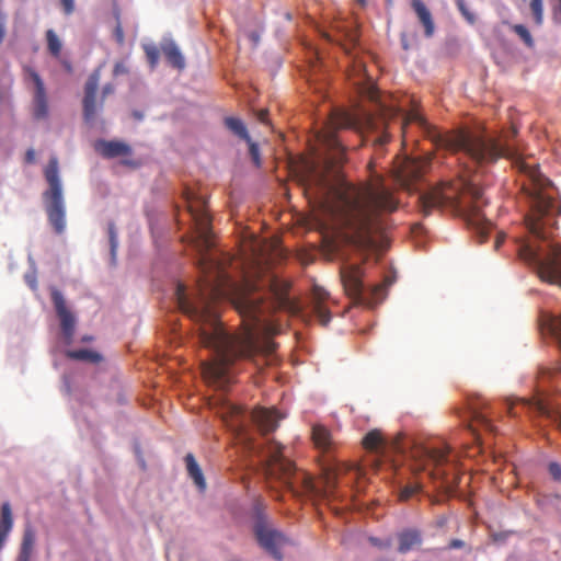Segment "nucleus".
Returning a JSON list of instances; mask_svg holds the SVG:
<instances>
[{
  "mask_svg": "<svg viewBox=\"0 0 561 561\" xmlns=\"http://www.w3.org/2000/svg\"><path fill=\"white\" fill-rule=\"evenodd\" d=\"M94 149L103 158L114 159L118 157H127L133 153L131 147L121 140H104L95 141Z\"/></svg>",
  "mask_w": 561,
  "mask_h": 561,
  "instance_id": "obj_18",
  "label": "nucleus"
},
{
  "mask_svg": "<svg viewBox=\"0 0 561 561\" xmlns=\"http://www.w3.org/2000/svg\"><path fill=\"white\" fill-rule=\"evenodd\" d=\"M398 551L407 553L422 543V533L415 528H408L398 534Z\"/></svg>",
  "mask_w": 561,
  "mask_h": 561,
  "instance_id": "obj_21",
  "label": "nucleus"
},
{
  "mask_svg": "<svg viewBox=\"0 0 561 561\" xmlns=\"http://www.w3.org/2000/svg\"><path fill=\"white\" fill-rule=\"evenodd\" d=\"M289 284L285 280H278L275 278L271 280V289L275 297L277 307L296 314L300 309L298 304L289 297Z\"/></svg>",
  "mask_w": 561,
  "mask_h": 561,
  "instance_id": "obj_17",
  "label": "nucleus"
},
{
  "mask_svg": "<svg viewBox=\"0 0 561 561\" xmlns=\"http://www.w3.org/2000/svg\"><path fill=\"white\" fill-rule=\"evenodd\" d=\"M549 473L553 477L554 480L561 481V465L551 462L549 465Z\"/></svg>",
  "mask_w": 561,
  "mask_h": 561,
  "instance_id": "obj_39",
  "label": "nucleus"
},
{
  "mask_svg": "<svg viewBox=\"0 0 561 561\" xmlns=\"http://www.w3.org/2000/svg\"><path fill=\"white\" fill-rule=\"evenodd\" d=\"M411 7L413 8L420 23L424 27L426 37H432L435 32V23L431 11L426 8L422 0H412Z\"/></svg>",
  "mask_w": 561,
  "mask_h": 561,
  "instance_id": "obj_20",
  "label": "nucleus"
},
{
  "mask_svg": "<svg viewBox=\"0 0 561 561\" xmlns=\"http://www.w3.org/2000/svg\"><path fill=\"white\" fill-rule=\"evenodd\" d=\"M404 49H408V43L403 44Z\"/></svg>",
  "mask_w": 561,
  "mask_h": 561,
  "instance_id": "obj_55",
  "label": "nucleus"
},
{
  "mask_svg": "<svg viewBox=\"0 0 561 561\" xmlns=\"http://www.w3.org/2000/svg\"><path fill=\"white\" fill-rule=\"evenodd\" d=\"M123 163L126 164V165H133V167L136 165V163L134 161H131V160H124Z\"/></svg>",
  "mask_w": 561,
  "mask_h": 561,
  "instance_id": "obj_51",
  "label": "nucleus"
},
{
  "mask_svg": "<svg viewBox=\"0 0 561 561\" xmlns=\"http://www.w3.org/2000/svg\"><path fill=\"white\" fill-rule=\"evenodd\" d=\"M513 32H515L527 47L534 46V39L528 28L523 24L511 25Z\"/></svg>",
  "mask_w": 561,
  "mask_h": 561,
  "instance_id": "obj_31",
  "label": "nucleus"
},
{
  "mask_svg": "<svg viewBox=\"0 0 561 561\" xmlns=\"http://www.w3.org/2000/svg\"><path fill=\"white\" fill-rule=\"evenodd\" d=\"M51 300L60 320L61 333L66 344H71L75 335L76 318L68 309L64 295L56 288L51 289Z\"/></svg>",
  "mask_w": 561,
  "mask_h": 561,
  "instance_id": "obj_15",
  "label": "nucleus"
},
{
  "mask_svg": "<svg viewBox=\"0 0 561 561\" xmlns=\"http://www.w3.org/2000/svg\"><path fill=\"white\" fill-rule=\"evenodd\" d=\"M162 53L165 56L168 62L179 69L182 70L185 67V60L182 56L179 47L175 45L174 42L169 41L161 46Z\"/></svg>",
  "mask_w": 561,
  "mask_h": 561,
  "instance_id": "obj_23",
  "label": "nucleus"
},
{
  "mask_svg": "<svg viewBox=\"0 0 561 561\" xmlns=\"http://www.w3.org/2000/svg\"><path fill=\"white\" fill-rule=\"evenodd\" d=\"M421 490H422L421 483L416 482V483L408 484L400 490L399 500L403 501V502L408 501L413 495L417 494Z\"/></svg>",
  "mask_w": 561,
  "mask_h": 561,
  "instance_id": "obj_32",
  "label": "nucleus"
},
{
  "mask_svg": "<svg viewBox=\"0 0 561 561\" xmlns=\"http://www.w3.org/2000/svg\"><path fill=\"white\" fill-rule=\"evenodd\" d=\"M127 71H128V69L123 62H116L114 66L113 73H114V76H119V75L127 73Z\"/></svg>",
  "mask_w": 561,
  "mask_h": 561,
  "instance_id": "obj_44",
  "label": "nucleus"
},
{
  "mask_svg": "<svg viewBox=\"0 0 561 561\" xmlns=\"http://www.w3.org/2000/svg\"><path fill=\"white\" fill-rule=\"evenodd\" d=\"M485 407L483 405L481 409L473 408L472 409V424L470 425L472 431L476 432L478 427L485 430L486 432L493 433L495 427L492 423V420L489 415L483 411Z\"/></svg>",
  "mask_w": 561,
  "mask_h": 561,
  "instance_id": "obj_25",
  "label": "nucleus"
},
{
  "mask_svg": "<svg viewBox=\"0 0 561 561\" xmlns=\"http://www.w3.org/2000/svg\"><path fill=\"white\" fill-rule=\"evenodd\" d=\"M329 293L319 287L314 286L312 290L313 298V313L318 318L321 325L327 327L331 321V313L329 309L324 306V301L328 299Z\"/></svg>",
  "mask_w": 561,
  "mask_h": 561,
  "instance_id": "obj_19",
  "label": "nucleus"
},
{
  "mask_svg": "<svg viewBox=\"0 0 561 561\" xmlns=\"http://www.w3.org/2000/svg\"><path fill=\"white\" fill-rule=\"evenodd\" d=\"M25 280L27 283V285L33 289L35 290L37 288V282H36V276L35 274H27L25 275Z\"/></svg>",
  "mask_w": 561,
  "mask_h": 561,
  "instance_id": "obj_45",
  "label": "nucleus"
},
{
  "mask_svg": "<svg viewBox=\"0 0 561 561\" xmlns=\"http://www.w3.org/2000/svg\"><path fill=\"white\" fill-rule=\"evenodd\" d=\"M81 341L84 342V343L91 342V341H93V336L84 335V336L81 337Z\"/></svg>",
  "mask_w": 561,
  "mask_h": 561,
  "instance_id": "obj_50",
  "label": "nucleus"
},
{
  "mask_svg": "<svg viewBox=\"0 0 561 561\" xmlns=\"http://www.w3.org/2000/svg\"><path fill=\"white\" fill-rule=\"evenodd\" d=\"M107 232H108V239H110V245H111V254H112V259L114 261L115 254H116V249L118 245L117 233H116L114 224H112V222L108 224Z\"/></svg>",
  "mask_w": 561,
  "mask_h": 561,
  "instance_id": "obj_35",
  "label": "nucleus"
},
{
  "mask_svg": "<svg viewBox=\"0 0 561 561\" xmlns=\"http://www.w3.org/2000/svg\"><path fill=\"white\" fill-rule=\"evenodd\" d=\"M66 356L70 359L87 362L91 364H98L103 359L99 352L87 348L67 351Z\"/></svg>",
  "mask_w": 561,
  "mask_h": 561,
  "instance_id": "obj_26",
  "label": "nucleus"
},
{
  "mask_svg": "<svg viewBox=\"0 0 561 561\" xmlns=\"http://www.w3.org/2000/svg\"><path fill=\"white\" fill-rule=\"evenodd\" d=\"M250 417L264 435L273 432L278 426V422L283 419L275 409L265 408L254 409Z\"/></svg>",
  "mask_w": 561,
  "mask_h": 561,
  "instance_id": "obj_16",
  "label": "nucleus"
},
{
  "mask_svg": "<svg viewBox=\"0 0 561 561\" xmlns=\"http://www.w3.org/2000/svg\"><path fill=\"white\" fill-rule=\"evenodd\" d=\"M433 141L446 150L461 154L472 167L483 165L496 161L500 157L512 159L513 165L527 178L523 190L530 202V214L525 218L527 229L538 239H547L546 226L552 227L554 217L561 213L557 201V190L545 178L536 162H530L516 153L510 146L503 145L485 134L459 129L446 134L430 131Z\"/></svg>",
  "mask_w": 561,
  "mask_h": 561,
  "instance_id": "obj_3",
  "label": "nucleus"
},
{
  "mask_svg": "<svg viewBox=\"0 0 561 561\" xmlns=\"http://www.w3.org/2000/svg\"><path fill=\"white\" fill-rule=\"evenodd\" d=\"M427 162L417 159H405L396 170L397 182L405 190H416L415 185L422 179Z\"/></svg>",
  "mask_w": 561,
  "mask_h": 561,
  "instance_id": "obj_14",
  "label": "nucleus"
},
{
  "mask_svg": "<svg viewBox=\"0 0 561 561\" xmlns=\"http://www.w3.org/2000/svg\"><path fill=\"white\" fill-rule=\"evenodd\" d=\"M508 413L512 414V415H515V413L513 412V407L512 405L508 407Z\"/></svg>",
  "mask_w": 561,
  "mask_h": 561,
  "instance_id": "obj_53",
  "label": "nucleus"
},
{
  "mask_svg": "<svg viewBox=\"0 0 561 561\" xmlns=\"http://www.w3.org/2000/svg\"><path fill=\"white\" fill-rule=\"evenodd\" d=\"M185 463L188 476L194 480L195 484L204 490L206 486L205 479L195 457L192 454L185 456Z\"/></svg>",
  "mask_w": 561,
  "mask_h": 561,
  "instance_id": "obj_27",
  "label": "nucleus"
},
{
  "mask_svg": "<svg viewBox=\"0 0 561 561\" xmlns=\"http://www.w3.org/2000/svg\"><path fill=\"white\" fill-rule=\"evenodd\" d=\"M144 51L146 54V57L151 66V68H154L158 65L159 57H160V50L157 46L146 44L144 45Z\"/></svg>",
  "mask_w": 561,
  "mask_h": 561,
  "instance_id": "obj_33",
  "label": "nucleus"
},
{
  "mask_svg": "<svg viewBox=\"0 0 561 561\" xmlns=\"http://www.w3.org/2000/svg\"><path fill=\"white\" fill-rule=\"evenodd\" d=\"M46 41L47 49L50 53V55L58 58L60 56L62 48V44L58 35L53 30H48L46 32Z\"/></svg>",
  "mask_w": 561,
  "mask_h": 561,
  "instance_id": "obj_29",
  "label": "nucleus"
},
{
  "mask_svg": "<svg viewBox=\"0 0 561 561\" xmlns=\"http://www.w3.org/2000/svg\"><path fill=\"white\" fill-rule=\"evenodd\" d=\"M380 115L382 116V121L385 122L387 118L397 115V110L393 107H385L380 108Z\"/></svg>",
  "mask_w": 561,
  "mask_h": 561,
  "instance_id": "obj_41",
  "label": "nucleus"
},
{
  "mask_svg": "<svg viewBox=\"0 0 561 561\" xmlns=\"http://www.w3.org/2000/svg\"><path fill=\"white\" fill-rule=\"evenodd\" d=\"M134 116H135V118H137V119H141V118H142V114H141V113H139V112H135V113H134Z\"/></svg>",
  "mask_w": 561,
  "mask_h": 561,
  "instance_id": "obj_52",
  "label": "nucleus"
},
{
  "mask_svg": "<svg viewBox=\"0 0 561 561\" xmlns=\"http://www.w3.org/2000/svg\"><path fill=\"white\" fill-rule=\"evenodd\" d=\"M249 144V152L252 158V161L256 167L261 165V159H260V150L256 144H254L251 139Z\"/></svg>",
  "mask_w": 561,
  "mask_h": 561,
  "instance_id": "obj_37",
  "label": "nucleus"
},
{
  "mask_svg": "<svg viewBox=\"0 0 561 561\" xmlns=\"http://www.w3.org/2000/svg\"><path fill=\"white\" fill-rule=\"evenodd\" d=\"M224 417L240 436H244L247 448L260 457L268 488L283 486L297 495L318 494L312 477L298 470L290 460L285 458L278 443L267 442L266 446L262 447L243 434L247 415L241 407L229 404Z\"/></svg>",
  "mask_w": 561,
  "mask_h": 561,
  "instance_id": "obj_5",
  "label": "nucleus"
},
{
  "mask_svg": "<svg viewBox=\"0 0 561 561\" xmlns=\"http://www.w3.org/2000/svg\"><path fill=\"white\" fill-rule=\"evenodd\" d=\"M187 208L195 225L194 243L199 254L202 277L194 294L188 295L186 286L179 282L174 295L182 312L198 324L201 344L214 352L211 360L202 362L204 379L224 388L231 380L229 369L237 359H253L259 354L271 355L275 351L276 344L272 336L279 329L261 323L260 304L243 294L236 299L234 305L240 314L249 318L252 323H244L242 331L237 334H230L224 329L213 302L237 290L226 271L233 259L229 254L210 251L214 240L207 201L202 196L187 197Z\"/></svg>",
  "mask_w": 561,
  "mask_h": 561,
  "instance_id": "obj_1",
  "label": "nucleus"
},
{
  "mask_svg": "<svg viewBox=\"0 0 561 561\" xmlns=\"http://www.w3.org/2000/svg\"><path fill=\"white\" fill-rule=\"evenodd\" d=\"M34 545L35 531L31 526H26L23 533L20 551L18 553L15 561H31Z\"/></svg>",
  "mask_w": 561,
  "mask_h": 561,
  "instance_id": "obj_22",
  "label": "nucleus"
},
{
  "mask_svg": "<svg viewBox=\"0 0 561 561\" xmlns=\"http://www.w3.org/2000/svg\"><path fill=\"white\" fill-rule=\"evenodd\" d=\"M25 160L27 163H33L35 161V151L33 149H28L26 151Z\"/></svg>",
  "mask_w": 561,
  "mask_h": 561,
  "instance_id": "obj_48",
  "label": "nucleus"
},
{
  "mask_svg": "<svg viewBox=\"0 0 561 561\" xmlns=\"http://www.w3.org/2000/svg\"><path fill=\"white\" fill-rule=\"evenodd\" d=\"M369 542L373 546L378 547V548H389L391 545L389 540L383 542L381 539L376 538V537H369Z\"/></svg>",
  "mask_w": 561,
  "mask_h": 561,
  "instance_id": "obj_42",
  "label": "nucleus"
},
{
  "mask_svg": "<svg viewBox=\"0 0 561 561\" xmlns=\"http://www.w3.org/2000/svg\"><path fill=\"white\" fill-rule=\"evenodd\" d=\"M267 116H268V111L267 110H260L257 112V119L261 122V123H267Z\"/></svg>",
  "mask_w": 561,
  "mask_h": 561,
  "instance_id": "obj_47",
  "label": "nucleus"
},
{
  "mask_svg": "<svg viewBox=\"0 0 561 561\" xmlns=\"http://www.w3.org/2000/svg\"><path fill=\"white\" fill-rule=\"evenodd\" d=\"M364 125L367 130L378 129V123L370 114H365L362 121L345 111L332 112L327 129L320 135L330 157L323 165L307 163L302 181L306 191L316 190L317 194L335 198L348 230L350 243L360 251H369L376 245L375 234L382 230L381 214L394 211L398 202L381 181L355 185L340 175L339 167L345 160V147L336 131L351 128L362 133Z\"/></svg>",
  "mask_w": 561,
  "mask_h": 561,
  "instance_id": "obj_2",
  "label": "nucleus"
},
{
  "mask_svg": "<svg viewBox=\"0 0 561 561\" xmlns=\"http://www.w3.org/2000/svg\"><path fill=\"white\" fill-rule=\"evenodd\" d=\"M362 445L366 450L378 453L381 456H387L390 451L405 453L402 435L388 438L377 428L369 431L363 437Z\"/></svg>",
  "mask_w": 561,
  "mask_h": 561,
  "instance_id": "obj_12",
  "label": "nucleus"
},
{
  "mask_svg": "<svg viewBox=\"0 0 561 561\" xmlns=\"http://www.w3.org/2000/svg\"><path fill=\"white\" fill-rule=\"evenodd\" d=\"M360 4H365V0H357Z\"/></svg>",
  "mask_w": 561,
  "mask_h": 561,
  "instance_id": "obj_54",
  "label": "nucleus"
},
{
  "mask_svg": "<svg viewBox=\"0 0 561 561\" xmlns=\"http://www.w3.org/2000/svg\"><path fill=\"white\" fill-rule=\"evenodd\" d=\"M560 2V11H561V0H558Z\"/></svg>",
  "mask_w": 561,
  "mask_h": 561,
  "instance_id": "obj_57",
  "label": "nucleus"
},
{
  "mask_svg": "<svg viewBox=\"0 0 561 561\" xmlns=\"http://www.w3.org/2000/svg\"><path fill=\"white\" fill-rule=\"evenodd\" d=\"M24 72L34 85L32 115L36 121L46 119L49 114V104L45 83L38 72L32 67H24Z\"/></svg>",
  "mask_w": 561,
  "mask_h": 561,
  "instance_id": "obj_13",
  "label": "nucleus"
},
{
  "mask_svg": "<svg viewBox=\"0 0 561 561\" xmlns=\"http://www.w3.org/2000/svg\"><path fill=\"white\" fill-rule=\"evenodd\" d=\"M518 255L527 264L534 266L542 280L550 284H557L561 287V249L550 247V250L543 254L540 248L523 240L518 245ZM541 329L549 333L561 348V314H546L541 318ZM522 404L539 416L550 420L561 430V412L558 407L551 402L550 398L538 389L537 394L530 399H523Z\"/></svg>",
  "mask_w": 561,
  "mask_h": 561,
  "instance_id": "obj_6",
  "label": "nucleus"
},
{
  "mask_svg": "<svg viewBox=\"0 0 561 561\" xmlns=\"http://www.w3.org/2000/svg\"><path fill=\"white\" fill-rule=\"evenodd\" d=\"M465 546V542L460 539H453L449 545H448V548L449 549H459V548H462Z\"/></svg>",
  "mask_w": 561,
  "mask_h": 561,
  "instance_id": "obj_46",
  "label": "nucleus"
},
{
  "mask_svg": "<svg viewBox=\"0 0 561 561\" xmlns=\"http://www.w3.org/2000/svg\"><path fill=\"white\" fill-rule=\"evenodd\" d=\"M363 275V268L359 264L347 262L342 264L340 277L345 294L356 304L373 306L380 302L386 297L388 280L366 288Z\"/></svg>",
  "mask_w": 561,
  "mask_h": 561,
  "instance_id": "obj_8",
  "label": "nucleus"
},
{
  "mask_svg": "<svg viewBox=\"0 0 561 561\" xmlns=\"http://www.w3.org/2000/svg\"><path fill=\"white\" fill-rule=\"evenodd\" d=\"M462 163L463 170L456 179L442 182L440 185L420 194V210L424 216H430L434 210L449 208L463 218L467 225L477 229L480 242H484L491 228V222L483 213L488 201L478 186V175H471L472 168L468 162Z\"/></svg>",
  "mask_w": 561,
  "mask_h": 561,
  "instance_id": "obj_4",
  "label": "nucleus"
},
{
  "mask_svg": "<svg viewBox=\"0 0 561 561\" xmlns=\"http://www.w3.org/2000/svg\"><path fill=\"white\" fill-rule=\"evenodd\" d=\"M64 12L70 15L75 11V0H60Z\"/></svg>",
  "mask_w": 561,
  "mask_h": 561,
  "instance_id": "obj_40",
  "label": "nucleus"
},
{
  "mask_svg": "<svg viewBox=\"0 0 561 561\" xmlns=\"http://www.w3.org/2000/svg\"><path fill=\"white\" fill-rule=\"evenodd\" d=\"M561 374V366L554 365L553 367H542L539 371V388H542L546 379H552Z\"/></svg>",
  "mask_w": 561,
  "mask_h": 561,
  "instance_id": "obj_30",
  "label": "nucleus"
},
{
  "mask_svg": "<svg viewBox=\"0 0 561 561\" xmlns=\"http://www.w3.org/2000/svg\"><path fill=\"white\" fill-rule=\"evenodd\" d=\"M410 123H417L423 128H428L424 118L415 111L409 112L404 119L401 122V128L404 130L405 126Z\"/></svg>",
  "mask_w": 561,
  "mask_h": 561,
  "instance_id": "obj_34",
  "label": "nucleus"
},
{
  "mask_svg": "<svg viewBox=\"0 0 561 561\" xmlns=\"http://www.w3.org/2000/svg\"><path fill=\"white\" fill-rule=\"evenodd\" d=\"M530 9L537 24L542 21V0H530Z\"/></svg>",
  "mask_w": 561,
  "mask_h": 561,
  "instance_id": "obj_36",
  "label": "nucleus"
},
{
  "mask_svg": "<svg viewBox=\"0 0 561 561\" xmlns=\"http://www.w3.org/2000/svg\"><path fill=\"white\" fill-rule=\"evenodd\" d=\"M312 440L317 448L328 451L332 446V436L330 431L322 425L312 427Z\"/></svg>",
  "mask_w": 561,
  "mask_h": 561,
  "instance_id": "obj_24",
  "label": "nucleus"
},
{
  "mask_svg": "<svg viewBox=\"0 0 561 561\" xmlns=\"http://www.w3.org/2000/svg\"><path fill=\"white\" fill-rule=\"evenodd\" d=\"M101 79L100 68L95 69L84 83V95L82 99L83 119L89 125H94L103 111L104 100L115 92L113 83H106L101 91V98L98 100L96 93Z\"/></svg>",
  "mask_w": 561,
  "mask_h": 561,
  "instance_id": "obj_9",
  "label": "nucleus"
},
{
  "mask_svg": "<svg viewBox=\"0 0 561 561\" xmlns=\"http://www.w3.org/2000/svg\"><path fill=\"white\" fill-rule=\"evenodd\" d=\"M389 140V136L387 134H381L379 136H377L373 142H374V146L376 147H382L385 146Z\"/></svg>",
  "mask_w": 561,
  "mask_h": 561,
  "instance_id": "obj_43",
  "label": "nucleus"
},
{
  "mask_svg": "<svg viewBox=\"0 0 561 561\" xmlns=\"http://www.w3.org/2000/svg\"><path fill=\"white\" fill-rule=\"evenodd\" d=\"M48 188L43 193V202L49 224L57 234L66 229V206L62 195V184L59 176L58 159L51 157L44 170Z\"/></svg>",
  "mask_w": 561,
  "mask_h": 561,
  "instance_id": "obj_7",
  "label": "nucleus"
},
{
  "mask_svg": "<svg viewBox=\"0 0 561 561\" xmlns=\"http://www.w3.org/2000/svg\"><path fill=\"white\" fill-rule=\"evenodd\" d=\"M254 534L260 546L270 553L275 560L283 559L282 549L289 543V539L278 529H276L266 517L259 515Z\"/></svg>",
  "mask_w": 561,
  "mask_h": 561,
  "instance_id": "obj_10",
  "label": "nucleus"
},
{
  "mask_svg": "<svg viewBox=\"0 0 561 561\" xmlns=\"http://www.w3.org/2000/svg\"><path fill=\"white\" fill-rule=\"evenodd\" d=\"M391 2H392V0H387V3H388L389 5L391 4Z\"/></svg>",
  "mask_w": 561,
  "mask_h": 561,
  "instance_id": "obj_56",
  "label": "nucleus"
},
{
  "mask_svg": "<svg viewBox=\"0 0 561 561\" xmlns=\"http://www.w3.org/2000/svg\"><path fill=\"white\" fill-rule=\"evenodd\" d=\"M503 241H504V236H497V238L495 240L494 248L499 249L501 247V244L503 243Z\"/></svg>",
  "mask_w": 561,
  "mask_h": 561,
  "instance_id": "obj_49",
  "label": "nucleus"
},
{
  "mask_svg": "<svg viewBox=\"0 0 561 561\" xmlns=\"http://www.w3.org/2000/svg\"><path fill=\"white\" fill-rule=\"evenodd\" d=\"M113 36L115 38V41L117 42L118 45H123L124 42H125V35H124V31H123V27H122V24L119 22H117L114 31H113Z\"/></svg>",
  "mask_w": 561,
  "mask_h": 561,
  "instance_id": "obj_38",
  "label": "nucleus"
},
{
  "mask_svg": "<svg viewBox=\"0 0 561 561\" xmlns=\"http://www.w3.org/2000/svg\"><path fill=\"white\" fill-rule=\"evenodd\" d=\"M450 449L448 446L440 448L414 447L411 450V458L415 461V470H425L428 465L435 468L430 472L432 479H440L445 472L440 469L449 461Z\"/></svg>",
  "mask_w": 561,
  "mask_h": 561,
  "instance_id": "obj_11",
  "label": "nucleus"
},
{
  "mask_svg": "<svg viewBox=\"0 0 561 561\" xmlns=\"http://www.w3.org/2000/svg\"><path fill=\"white\" fill-rule=\"evenodd\" d=\"M225 125L234 135H237L241 139L245 140L247 142H250V136L248 134V129L241 119L236 118V117H226Z\"/></svg>",
  "mask_w": 561,
  "mask_h": 561,
  "instance_id": "obj_28",
  "label": "nucleus"
}]
</instances>
